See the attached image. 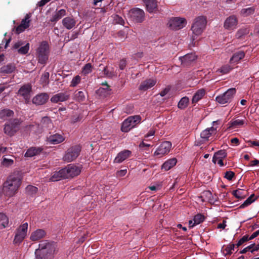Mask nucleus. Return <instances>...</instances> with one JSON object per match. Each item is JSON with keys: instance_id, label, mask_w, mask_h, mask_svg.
<instances>
[{"instance_id": "obj_26", "label": "nucleus", "mask_w": 259, "mask_h": 259, "mask_svg": "<svg viewBox=\"0 0 259 259\" xmlns=\"http://www.w3.org/2000/svg\"><path fill=\"white\" fill-rule=\"evenodd\" d=\"M170 150V147H158L155 150L154 155L160 158L167 154Z\"/></svg>"}, {"instance_id": "obj_42", "label": "nucleus", "mask_w": 259, "mask_h": 259, "mask_svg": "<svg viewBox=\"0 0 259 259\" xmlns=\"http://www.w3.org/2000/svg\"><path fill=\"white\" fill-rule=\"evenodd\" d=\"M31 17V14H27L25 17V18L22 20L21 24L26 28H28L29 26L30 20L29 19Z\"/></svg>"}, {"instance_id": "obj_53", "label": "nucleus", "mask_w": 259, "mask_h": 259, "mask_svg": "<svg viewBox=\"0 0 259 259\" xmlns=\"http://www.w3.org/2000/svg\"><path fill=\"white\" fill-rule=\"evenodd\" d=\"M75 98L79 101L84 100L85 97L83 92L78 91L75 94Z\"/></svg>"}, {"instance_id": "obj_51", "label": "nucleus", "mask_w": 259, "mask_h": 259, "mask_svg": "<svg viewBox=\"0 0 259 259\" xmlns=\"http://www.w3.org/2000/svg\"><path fill=\"white\" fill-rule=\"evenodd\" d=\"M248 32V30L247 29H240L237 32L236 36L237 38H240L242 36L247 34Z\"/></svg>"}, {"instance_id": "obj_20", "label": "nucleus", "mask_w": 259, "mask_h": 259, "mask_svg": "<svg viewBox=\"0 0 259 259\" xmlns=\"http://www.w3.org/2000/svg\"><path fill=\"white\" fill-rule=\"evenodd\" d=\"M46 234V233L44 230L37 229L31 233L30 236V240L32 241H37L43 238Z\"/></svg>"}, {"instance_id": "obj_39", "label": "nucleus", "mask_w": 259, "mask_h": 259, "mask_svg": "<svg viewBox=\"0 0 259 259\" xmlns=\"http://www.w3.org/2000/svg\"><path fill=\"white\" fill-rule=\"evenodd\" d=\"M246 191L243 189H238L234 191L233 194L234 196L238 198L243 199L246 196Z\"/></svg>"}, {"instance_id": "obj_37", "label": "nucleus", "mask_w": 259, "mask_h": 259, "mask_svg": "<svg viewBox=\"0 0 259 259\" xmlns=\"http://www.w3.org/2000/svg\"><path fill=\"white\" fill-rule=\"evenodd\" d=\"M245 123L244 120L236 119L234 121H231L229 122L230 128H234L239 127Z\"/></svg>"}, {"instance_id": "obj_45", "label": "nucleus", "mask_w": 259, "mask_h": 259, "mask_svg": "<svg viewBox=\"0 0 259 259\" xmlns=\"http://www.w3.org/2000/svg\"><path fill=\"white\" fill-rule=\"evenodd\" d=\"M103 73L104 75L109 78H112L114 76H115L116 73L113 71V68L111 71H109L107 69V67H105L103 68Z\"/></svg>"}, {"instance_id": "obj_1", "label": "nucleus", "mask_w": 259, "mask_h": 259, "mask_svg": "<svg viewBox=\"0 0 259 259\" xmlns=\"http://www.w3.org/2000/svg\"><path fill=\"white\" fill-rule=\"evenodd\" d=\"M21 174L19 171H15L10 175L3 186L4 194L9 197L13 196L21 185Z\"/></svg>"}, {"instance_id": "obj_46", "label": "nucleus", "mask_w": 259, "mask_h": 259, "mask_svg": "<svg viewBox=\"0 0 259 259\" xmlns=\"http://www.w3.org/2000/svg\"><path fill=\"white\" fill-rule=\"evenodd\" d=\"M26 190L28 194L32 195L37 192V188L36 187L29 185L26 187Z\"/></svg>"}, {"instance_id": "obj_50", "label": "nucleus", "mask_w": 259, "mask_h": 259, "mask_svg": "<svg viewBox=\"0 0 259 259\" xmlns=\"http://www.w3.org/2000/svg\"><path fill=\"white\" fill-rule=\"evenodd\" d=\"M92 71V66L91 63H88L85 65L82 69V72L84 74H88Z\"/></svg>"}, {"instance_id": "obj_4", "label": "nucleus", "mask_w": 259, "mask_h": 259, "mask_svg": "<svg viewBox=\"0 0 259 259\" xmlns=\"http://www.w3.org/2000/svg\"><path fill=\"white\" fill-rule=\"evenodd\" d=\"M49 46L46 41H42L37 49L36 53L39 63L45 64L48 59Z\"/></svg>"}, {"instance_id": "obj_31", "label": "nucleus", "mask_w": 259, "mask_h": 259, "mask_svg": "<svg viewBox=\"0 0 259 259\" xmlns=\"http://www.w3.org/2000/svg\"><path fill=\"white\" fill-rule=\"evenodd\" d=\"M205 94V91L204 89H200L198 90L194 94L192 98V103H196L200 100H201Z\"/></svg>"}, {"instance_id": "obj_19", "label": "nucleus", "mask_w": 259, "mask_h": 259, "mask_svg": "<svg viewBox=\"0 0 259 259\" xmlns=\"http://www.w3.org/2000/svg\"><path fill=\"white\" fill-rule=\"evenodd\" d=\"M237 19L235 16L227 18L224 23V27L227 29H235L237 24Z\"/></svg>"}, {"instance_id": "obj_29", "label": "nucleus", "mask_w": 259, "mask_h": 259, "mask_svg": "<svg viewBox=\"0 0 259 259\" xmlns=\"http://www.w3.org/2000/svg\"><path fill=\"white\" fill-rule=\"evenodd\" d=\"M14 112L13 110L9 109H4L0 111V119L6 120L9 117L14 116Z\"/></svg>"}, {"instance_id": "obj_3", "label": "nucleus", "mask_w": 259, "mask_h": 259, "mask_svg": "<svg viewBox=\"0 0 259 259\" xmlns=\"http://www.w3.org/2000/svg\"><path fill=\"white\" fill-rule=\"evenodd\" d=\"M207 24V19L205 16H199L196 17L193 20L191 26V30L194 35L199 36L205 30Z\"/></svg>"}, {"instance_id": "obj_14", "label": "nucleus", "mask_w": 259, "mask_h": 259, "mask_svg": "<svg viewBox=\"0 0 259 259\" xmlns=\"http://www.w3.org/2000/svg\"><path fill=\"white\" fill-rule=\"evenodd\" d=\"M219 121H214L212 122V126L207 128L203 131L201 134L200 137L203 142L207 141L208 138L213 134L216 133L217 127H215V124H217Z\"/></svg>"}, {"instance_id": "obj_25", "label": "nucleus", "mask_w": 259, "mask_h": 259, "mask_svg": "<svg viewBox=\"0 0 259 259\" xmlns=\"http://www.w3.org/2000/svg\"><path fill=\"white\" fill-rule=\"evenodd\" d=\"M62 24L67 29H71L75 25L76 21L73 18L67 17L63 19Z\"/></svg>"}, {"instance_id": "obj_27", "label": "nucleus", "mask_w": 259, "mask_h": 259, "mask_svg": "<svg viewBox=\"0 0 259 259\" xmlns=\"http://www.w3.org/2000/svg\"><path fill=\"white\" fill-rule=\"evenodd\" d=\"M16 69L14 64L10 63L2 66L0 69V72L3 74H10L13 72Z\"/></svg>"}, {"instance_id": "obj_18", "label": "nucleus", "mask_w": 259, "mask_h": 259, "mask_svg": "<svg viewBox=\"0 0 259 259\" xmlns=\"http://www.w3.org/2000/svg\"><path fill=\"white\" fill-rule=\"evenodd\" d=\"M70 97V95L67 92H61L54 95L51 98V101L54 103L67 101Z\"/></svg>"}, {"instance_id": "obj_2", "label": "nucleus", "mask_w": 259, "mask_h": 259, "mask_svg": "<svg viewBox=\"0 0 259 259\" xmlns=\"http://www.w3.org/2000/svg\"><path fill=\"white\" fill-rule=\"evenodd\" d=\"M56 253L55 244L44 240L39 244V248L35 251V258L36 259H49L52 258Z\"/></svg>"}, {"instance_id": "obj_47", "label": "nucleus", "mask_w": 259, "mask_h": 259, "mask_svg": "<svg viewBox=\"0 0 259 259\" xmlns=\"http://www.w3.org/2000/svg\"><path fill=\"white\" fill-rule=\"evenodd\" d=\"M204 220V217L201 214H197L195 215L193 219V221H194V224L198 225L202 223Z\"/></svg>"}, {"instance_id": "obj_5", "label": "nucleus", "mask_w": 259, "mask_h": 259, "mask_svg": "<svg viewBox=\"0 0 259 259\" xmlns=\"http://www.w3.org/2000/svg\"><path fill=\"white\" fill-rule=\"evenodd\" d=\"M141 118L140 115H135L128 117L125 119L122 123L121 130L122 132L126 133L134 128L141 121Z\"/></svg>"}, {"instance_id": "obj_55", "label": "nucleus", "mask_w": 259, "mask_h": 259, "mask_svg": "<svg viewBox=\"0 0 259 259\" xmlns=\"http://www.w3.org/2000/svg\"><path fill=\"white\" fill-rule=\"evenodd\" d=\"M234 177V173L231 171H226L225 174V178L229 181L232 180Z\"/></svg>"}, {"instance_id": "obj_38", "label": "nucleus", "mask_w": 259, "mask_h": 259, "mask_svg": "<svg viewBox=\"0 0 259 259\" xmlns=\"http://www.w3.org/2000/svg\"><path fill=\"white\" fill-rule=\"evenodd\" d=\"M189 102V99L187 97H183L178 103V106L181 109L186 108Z\"/></svg>"}, {"instance_id": "obj_16", "label": "nucleus", "mask_w": 259, "mask_h": 259, "mask_svg": "<svg viewBox=\"0 0 259 259\" xmlns=\"http://www.w3.org/2000/svg\"><path fill=\"white\" fill-rule=\"evenodd\" d=\"M49 98V96L47 93H40L34 97L32 102L33 104L36 105H41L45 104Z\"/></svg>"}, {"instance_id": "obj_23", "label": "nucleus", "mask_w": 259, "mask_h": 259, "mask_svg": "<svg viewBox=\"0 0 259 259\" xmlns=\"http://www.w3.org/2000/svg\"><path fill=\"white\" fill-rule=\"evenodd\" d=\"M131 152L129 150H124L118 154L114 159V162L121 163L130 156Z\"/></svg>"}, {"instance_id": "obj_62", "label": "nucleus", "mask_w": 259, "mask_h": 259, "mask_svg": "<svg viewBox=\"0 0 259 259\" xmlns=\"http://www.w3.org/2000/svg\"><path fill=\"white\" fill-rule=\"evenodd\" d=\"M41 123L43 124H45V123L50 124H52L51 119L48 117H43L41 120Z\"/></svg>"}, {"instance_id": "obj_60", "label": "nucleus", "mask_w": 259, "mask_h": 259, "mask_svg": "<svg viewBox=\"0 0 259 259\" xmlns=\"http://www.w3.org/2000/svg\"><path fill=\"white\" fill-rule=\"evenodd\" d=\"M246 143L248 144V146H259V141H246Z\"/></svg>"}, {"instance_id": "obj_13", "label": "nucleus", "mask_w": 259, "mask_h": 259, "mask_svg": "<svg viewBox=\"0 0 259 259\" xmlns=\"http://www.w3.org/2000/svg\"><path fill=\"white\" fill-rule=\"evenodd\" d=\"M130 15L132 20L137 23H141L145 18L144 11L139 8H134L130 12Z\"/></svg>"}, {"instance_id": "obj_57", "label": "nucleus", "mask_w": 259, "mask_h": 259, "mask_svg": "<svg viewBox=\"0 0 259 259\" xmlns=\"http://www.w3.org/2000/svg\"><path fill=\"white\" fill-rule=\"evenodd\" d=\"M27 28L26 27H24V26H22L21 24L18 26L16 28V32L18 34H19L23 31H24Z\"/></svg>"}, {"instance_id": "obj_17", "label": "nucleus", "mask_w": 259, "mask_h": 259, "mask_svg": "<svg viewBox=\"0 0 259 259\" xmlns=\"http://www.w3.org/2000/svg\"><path fill=\"white\" fill-rule=\"evenodd\" d=\"M147 11L150 13H156L159 11L156 0H143Z\"/></svg>"}, {"instance_id": "obj_9", "label": "nucleus", "mask_w": 259, "mask_h": 259, "mask_svg": "<svg viewBox=\"0 0 259 259\" xmlns=\"http://www.w3.org/2000/svg\"><path fill=\"white\" fill-rule=\"evenodd\" d=\"M187 24V20L185 18L172 17L169 20L168 27L172 30H179L185 27Z\"/></svg>"}, {"instance_id": "obj_35", "label": "nucleus", "mask_w": 259, "mask_h": 259, "mask_svg": "<svg viewBox=\"0 0 259 259\" xmlns=\"http://www.w3.org/2000/svg\"><path fill=\"white\" fill-rule=\"evenodd\" d=\"M9 219L8 217L4 213H0V226L5 228L8 226Z\"/></svg>"}, {"instance_id": "obj_58", "label": "nucleus", "mask_w": 259, "mask_h": 259, "mask_svg": "<svg viewBox=\"0 0 259 259\" xmlns=\"http://www.w3.org/2000/svg\"><path fill=\"white\" fill-rule=\"evenodd\" d=\"M126 66V62L125 59H123L120 61L119 67L120 69L123 70Z\"/></svg>"}, {"instance_id": "obj_36", "label": "nucleus", "mask_w": 259, "mask_h": 259, "mask_svg": "<svg viewBox=\"0 0 259 259\" xmlns=\"http://www.w3.org/2000/svg\"><path fill=\"white\" fill-rule=\"evenodd\" d=\"M255 8L253 7H249L247 8L242 9L240 11V14L244 16L247 17L254 13Z\"/></svg>"}, {"instance_id": "obj_11", "label": "nucleus", "mask_w": 259, "mask_h": 259, "mask_svg": "<svg viewBox=\"0 0 259 259\" xmlns=\"http://www.w3.org/2000/svg\"><path fill=\"white\" fill-rule=\"evenodd\" d=\"M32 91V87L30 84L23 85L18 91V96L23 98L26 104L29 103L30 100V93Z\"/></svg>"}, {"instance_id": "obj_43", "label": "nucleus", "mask_w": 259, "mask_h": 259, "mask_svg": "<svg viewBox=\"0 0 259 259\" xmlns=\"http://www.w3.org/2000/svg\"><path fill=\"white\" fill-rule=\"evenodd\" d=\"M29 50V44L27 43L24 46H21V47L18 50V52L20 54L25 55L26 54Z\"/></svg>"}, {"instance_id": "obj_40", "label": "nucleus", "mask_w": 259, "mask_h": 259, "mask_svg": "<svg viewBox=\"0 0 259 259\" xmlns=\"http://www.w3.org/2000/svg\"><path fill=\"white\" fill-rule=\"evenodd\" d=\"M49 76L50 74L48 72H44L40 79V81L41 84H42L43 86L49 84Z\"/></svg>"}, {"instance_id": "obj_6", "label": "nucleus", "mask_w": 259, "mask_h": 259, "mask_svg": "<svg viewBox=\"0 0 259 259\" xmlns=\"http://www.w3.org/2000/svg\"><path fill=\"white\" fill-rule=\"evenodd\" d=\"M21 122L20 119L18 118H15L7 122L4 127L5 133L10 136L14 135L19 130Z\"/></svg>"}, {"instance_id": "obj_54", "label": "nucleus", "mask_w": 259, "mask_h": 259, "mask_svg": "<svg viewBox=\"0 0 259 259\" xmlns=\"http://www.w3.org/2000/svg\"><path fill=\"white\" fill-rule=\"evenodd\" d=\"M248 240H250L249 236L248 235H245L238 241L236 245L238 247Z\"/></svg>"}, {"instance_id": "obj_28", "label": "nucleus", "mask_w": 259, "mask_h": 259, "mask_svg": "<svg viewBox=\"0 0 259 259\" xmlns=\"http://www.w3.org/2000/svg\"><path fill=\"white\" fill-rule=\"evenodd\" d=\"M245 56V53L243 51H239L235 53L231 58L230 62L231 63H238Z\"/></svg>"}, {"instance_id": "obj_56", "label": "nucleus", "mask_w": 259, "mask_h": 259, "mask_svg": "<svg viewBox=\"0 0 259 259\" xmlns=\"http://www.w3.org/2000/svg\"><path fill=\"white\" fill-rule=\"evenodd\" d=\"M234 248L235 245L234 244H230L228 245L225 248L226 253L229 254H231L232 250H234Z\"/></svg>"}, {"instance_id": "obj_41", "label": "nucleus", "mask_w": 259, "mask_h": 259, "mask_svg": "<svg viewBox=\"0 0 259 259\" xmlns=\"http://www.w3.org/2000/svg\"><path fill=\"white\" fill-rule=\"evenodd\" d=\"M227 155L226 151L224 150H221L215 152L213 155L212 161H216V159H223Z\"/></svg>"}, {"instance_id": "obj_64", "label": "nucleus", "mask_w": 259, "mask_h": 259, "mask_svg": "<svg viewBox=\"0 0 259 259\" xmlns=\"http://www.w3.org/2000/svg\"><path fill=\"white\" fill-rule=\"evenodd\" d=\"M202 194H203V196H206V197H207L208 200H210L212 194L210 191H207L203 192Z\"/></svg>"}, {"instance_id": "obj_8", "label": "nucleus", "mask_w": 259, "mask_h": 259, "mask_svg": "<svg viewBox=\"0 0 259 259\" xmlns=\"http://www.w3.org/2000/svg\"><path fill=\"white\" fill-rule=\"evenodd\" d=\"M81 167L73 164L67 165L63 168L65 179L72 178L79 175L81 172Z\"/></svg>"}, {"instance_id": "obj_61", "label": "nucleus", "mask_w": 259, "mask_h": 259, "mask_svg": "<svg viewBox=\"0 0 259 259\" xmlns=\"http://www.w3.org/2000/svg\"><path fill=\"white\" fill-rule=\"evenodd\" d=\"M126 169H121L117 172V177H123L125 175L126 173Z\"/></svg>"}, {"instance_id": "obj_22", "label": "nucleus", "mask_w": 259, "mask_h": 259, "mask_svg": "<svg viewBox=\"0 0 259 259\" xmlns=\"http://www.w3.org/2000/svg\"><path fill=\"white\" fill-rule=\"evenodd\" d=\"M156 80L154 79H147L141 82L139 89L140 91H145L153 87L156 84Z\"/></svg>"}, {"instance_id": "obj_21", "label": "nucleus", "mask_w": 259, "mask_h": 259, "mask_svg": "<svg viewBox=\"0 0 259 259\" xmlns=\"http://www.w3.org/2000/svg\"><path fill=\"white\" fill-rule=\"evenodd\" d=\"M65 140L64 137L59 134L51 135L48 138V142L51 144L56 145L62 142Z\"/></svg>"}, {"instance_id": "obj_48", "label": "nucleus", "mask_w": 259, "mask_h": 259, "mask_svg": "<svg viewBox=\"0 0 259 259\" xmlns=\"http://www.w3.org/2000/svg\"><path fill=\"white\" fill-rule=\"evenodd\" d=\"M81 80V77L79 75H76L73 78L71 81L70 87H76Z\"/></svg>"}, {"instance_id": "obj_34", "label": "nucleus", "mask_w": 259, "mask_h": 259, "mask_svg": "<svg viewBox=\"0 0 259 259\" xmlns=\"http://www.w3.org/2000/svg\"><path fill=\"white\" fill-rule=\"evenodd\" d=\"M41 150V148H36L35 147H31L27 150L25 154V156L28 157H32L38 154Z\"/></svg>"}, {"instance_id": "obj_33", "label": "nucleus", "mask_w": 259, "mask_h": 259, "mask_svg": "<svg viewBox=\"0 0 259 259\" xmlns=\"http://www.w3.org/2000/svg\"><path fill=\"white\" fill-rule=\"evenodd\" d=\"M232 70V67L229 64L223 65L216 70L218 75L226 74L229 73Z\"/></svg>"}, {"instance_id": "obj_52", "label": "nucleus", "mask_w": 259, "mask_h": 259, "mask_svg": "<svg viewBox=\"0 0 259 259\" xmlns=\"http://www.w3.org/2000/svg\"><path fill=\"white\" fill-rule=\"evenodd\" d=\"M114 21L116 23L123 25L124 24V21L122 18L117 15L114 16Z\"/></svg>"}, {"instance_id": "obj_59", "label": "nucleus", "mask_w": 259, "mask_h": 259, "mask_svg": "<svg viewBox=\"0 0 259 259\" xmlns=\"http://www.w3.org/2000/svg\"><path fill=\"white\" fill-rule=\"evenodd\" d=\"M229 144H235L236 145L240 144L239 140L237 138H233L231 139L230 140H228Z\"/></svg>"}, {"instance_id": "obj_7", "label": "nucleus", "mask_w": 259, "mask_h": 259, "mask_svg": "<svg viewBox=\"0 0 259 259\" xmlns=\"http://www.w3.org/2000/svg\"><path fill=\"white\" fill-rule=\"evenodd\" d=\"M236 92L235 88H230L224 94L217 96L215 101L220 104L230 103L233 99Z\"/></svg>"}, {"instance_id": "obj_15", "label": "nucleus", "mask_w": 259, "mask_h": 259, "mask_svg": "<svg viewBox=\"0 0 259 259\" xmlns=\"http://www.w3.org/2000/svg\"><path fill=\"white\" fill-rule=\"evenodd\" d=\"M197 58L196 56L193 53L187 54L186 55L179 57L181 65L183 67H188Z\"/></svg>"}, {"instance_id": "obj_24", "label": "nucleus", "mask_w": 259, "mask_h": 259, "mask_svg": "<svg viewBox=\"0 0 259 259\" xmlns=\"http://www.w3.org/2000/svg\"><path fill=\"white\" fill-rule=\"evenodd\" d=\"M177 160L175 158H171L166 160L161 165V168L164 171H167L173 167L177 163Z\"/></svg>"}, {"instance_id": "obj_32", "label": "nucleus", "mask_w": 259, "mask_h": 259, "mask_svg": "<svg viewBox=\"0 0 259 259\" xmlns=\"http://www.w3.org/2000/svg\"><path fill=\"white\" fill-rule=\"evenodd\" d=\"M63 168L58 171H56L53 173L52 176L50 179V180L52 182H55L60 180L62 179H65L64 173L62 171Z\"/></svg>"}, {"instance_id": "obj_30", "label": "nucleus", "mask_w": 259, "mask_h": 259, "mask_svg": "<svg viewBox=\"0 0 259 259\" xmlns=\"http://www.w3.org/2000/svg\"><path fill=\"white\" fill-rule=\"evenodd\" d=\"M66 15V11L64 9H61L58 11L56 12L55 14L52 16L50 21L52 22H56L64 16Z\"/></svg>"}, {"instance_id": "obj_10", "label": "nucleus", "mask_w": 259, "mask_h": 259, "mask_svg": "<svg viewBox=\"0 0 259 259\" xmlns=\"http://www.w3.org/2000/svg\"><path fill=\"white\" fill-rule=\"evenodd\" d=\"M28 223H25L17 229L13 243L15 244H20L27 235Z\"/></svg>"}, {"instance_id": "obj_44", "label": "nucleus", "mask_w": 259, "mask_h": 259, "mask_svg": "<svg viewBox=\"0 0 259 259\" xmlns=\"http://www.w3.org/2000/svg\"><path fill=\"white\" fill-rule=\"evenodd\" d=\"M254 196L253 195H251L240 206V208H243L245 207L250 205L251 203H252L254 201V199L253 198Z\"/></svg>"}, {"instance_id": "obj_12", "label": "nucleus", "mask_w": 259, "mask_h": 259, "mask_svg": "<svg viewBox=\"0 0 259 259\" xmlns=\"http://www.w3.org/2000/svg\"><path fill=\"white\" fill-rule=\"evenodd\" d=\"M80 147H70L66 151L63 157L64 161L69 162L74 160L80 151Z\"/></svg>"}, {"instance_id": "obj_49", "label": "nucleus", "mask_w": 259, "mask_h": 259, "mask_svg": "<svg viewBox=\"0 0 259 259\" xmlns=\"http://www.w3.org/2000/svg\"><path fill=\"white\" fill-rule=\"evenodd\" d=\"M14 163V160L12 159L7 158L6 157H4L3 161L2 162V164L6 167L12 165Z\"/></svg>"}, {"instance_id": "obj_63", "label": "nucleus", "mask_w": 259, "mask_h": 259, "mask_svg": "<svg viewBox=\"0 0 259 259\" xmlns=\"http://www.w3.org/2000/svg\"><path fill=\"white\" fill-rule=\"evenodd\" d=\"M169 88H166L160 92V95L161 97H164L169 92Z\"/></svg>"}]
</instances>
